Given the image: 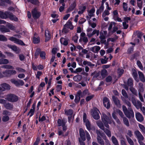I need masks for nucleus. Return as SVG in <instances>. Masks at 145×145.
Masks as SVG:
<instances>
[{"label": "nucleus", "mask_w": 145, "mask_h": 145, "mask_svg": "<svg viewBox=\"0 0 145 145\" xmlns=\"http://www.w3.org/2000/svg\"><path fill=\"white\" fill-rule=\"evenodd\" d=\"M132 75L134 79L136 80L138 77V74L137 71L134 69H132Z\"/></svg>", "instance_id": "c756f323"}, {"label": "nucleus", "mask_w": 145, "mask_h": 145, "mask_svg": "<svg viewBox=\"0 0 145 145\" xmlns=\"http://www.w3.org/2000/svg\"><path fill=\"white\" fill-rule=\"evenodd\" d=\"M78 37L77 35V34H76L73 37L72 40L74 41V42L77 43L78 42Z\"/></svg>", "instance_id": "bf43d9fd"}, {"label": "nucleus", "mask_w": 145, "mask_h": 145, "mask_svg": "<svg viewBox=\"0 0 145 145\" xmlns=\"http://www.w3.org/2000/svg\"><path fill=\"white\" fill-rule=\"evenodd\" d=\"M8 18H9L10 20H14L15 22H17L18 20V18L16 17L15 16L13 15L12 13L10 12L8 15Z\"/></svg>", "instance_id": "f3484780"}, {"label": "nucleus", "mask_w": 145, "mask_h": 145, "mask_svg": "<svg viewBox=\"0 0 145 145\" xmlns=\"http://www.w3.org/2000/svg\"><path fill=\"white\" fill-rule=\"evenodd\" d=\"M8 47L15 52H16L18 50L17 47L16 46L9 45L8 46Z\"/></svg>", "instance_id": "c03bdc74"}, {"label": "nucleus", "mask_w": 145, "mask_h": 145, "mask_svg": "<svg viewBox=\"0 0 145 145\" xmlns=\"http://www.w3.org/2000/svg\"><path fill=\"white\" fill-rule=\"evenodd\" d=\"M95 10L94 8H91L89 11V13L90 14L89 16L90 17L92 16V15L95 12Z\"/></svg>", "instance_id": "0e129e2a"}, {"label": "nucleus", "mask_w": 145, "mask_h": 145, "mask_svg": "<svg viewBox=\"0 0 145 145\" xmlns=\"http://www.w3.org/2000/svg\"><path fill=\"white\" fill-rule=\"evenodd\" d=\"M112 98L115 105L118 107L120 108L121 107V105L120 104V100L116 97L113 96Z\"/></svg>", "instance_id": "ddd939ff"}, {"label": "nucleus", "mask_w": 145, "mask_h": 145, "mask_svg": "<svg viewBox=\"0 0 145 145\" xmlns=\"http://www.w3.org/2000/svg\"><path fill=\"white\" fill-rule=\"evenodd\" d=\"M121 93L123 95L125 98H128V96L125 90L124 89H123L122 90Z\"/></svg>", "instance_id": "5fc2aeb1"}, {"label": "nucleus", "mask_w": 145, "mask_h": 145, "mask_svg": "<svg viewBox=\"0 0 145 145\" xmlns=\"http://www.w3.org/2000/svg\"><path fill=\"white\" fill-rule=\"evenodd\" d=\"M6 99L8 101L14 103L17 102L18 100V97L16 95L9 93L6 96Z\"/></svg>", "instance_id": "f03ea898"}, {"label": "nucleus", "mask_w": 145, "mask_h": 145, "mask_svg": "<svg viewBox=\"0 0 145 145\" xmlns=\"http://www.w3.org/2000/svg\"><path fill=\"white\" fill-rule=\"evenodd\" d=\"M0 103L4 104V107L7 110H12L13 108L12 104L6 102V101L4 99H0Z\"/></svg>", "instance_id": "7ed1b4c3"}, {"label": "nucleus", "mask_w": 145, "mask_h": 145, "mask_svg": "<svg viewBox=\"0 0 145 145\" xmlns=\"http://www.w3.org/2000/svg\"><path fill=\"white\" fill-rule=\"evenodd\" d=\"M62 89V86L61 85H57L56 86V90L57 92H59Z\"/></svg>", "instance_id": "338daca9"}, {"label": "nucleus", "mask_w": 145, "mask_h": 145, "mask_svg": "<svg viewBox=\"0 0 145 145\" xmlns=\"http://www.w3.org/2000/svg\"><path fill=\"white\" fill-rule=\"evenodd\" d=\"M111 139L112 143L115 145H119V143L117 139L114 136H112V137Z\"/></svg>", "instance_id": "72a5a7b5"}, {"label": "nucleus", "mask_w": 145, "mask_h": 145, "mask_svg": "<svg viewBox=\"0 0 145 145\" xmlns=\"http://www.w3.org/2000/svg\"><path fill=\"white\" fill-rule=\"evenodd\" d=\"M100 35L99 38L101 40V43L105 44L106 43V40H104L106 39L105 36L104 35L103 33L101 32L100 33Z\"/></svg>", "instance_id": "412c9836"}, {"label": "nucleus", "mask_w": 145, "mask_h": 145, "mask_svg": "<svg viewBox=\"0 0 145 145\" xmlns=\"http://www.w3.org/2000/svg\"><path fill=\"white\" fill-rule=\"evenodd\" d=\"M96 123L99 127L102 130H103L105 128L103 123L101 121H98Z\"/></svg>", "instance_id": "393cba45"}, {"label": "nucleus", "mask_w": 145, "mask_h": 145, "mask_svg": "<svg viewBox=\"0 0 145 145\" xmlns=\"http://www.w3.org/2000/svg\"><path fill=\"white\" fill-rule=\"evenodd\" d=\"M98 112H99V111L96 108H95L91 111L92 116L95 120H97L100 118V116Z\"/></svg>", "instance_id": "423d86ee"}, {"label": "nucleus", "mask_w": 145, "mask_h": 145, "mask_svg": "<svg viewBox=\"0 0 145 145\" xmlns=\"http://www.w3.org/2000/svg\"><path fill=\"white\" fill-rule=\"evenodd\" d=\"M65 114L67 115L72 116L73 114V111L71 109H69L68 110H65Z\"/></svg>", "instance_id": "7c9ffc66"}, {"label": "nucleus", "mask_w": 145, "mask_h": 145, "mask_svg": "<svg viewBox=\"0 0 145 145\" xmlns=\"http://www.w3.org/2000/svg\"><path fill=\"white\" fill-rule=\"evenodd\" d=\"M137 65L140 69L142 70L143 69V67L141 62L139 60H137Z\"/></svg>", "instance_id": "de8ad7c7"}, {"label": "nucleus", "mask_w": 145, "mask_h": 145, "mask_svg": "<svg viewBox=\"0 0 145 145\" xmlns=\"http://www.w3.org/2000/svg\"><path fill=\"white\" fill-rule=\"evenodd\" d=\"M45 34L46 37L45 42H46L49 40L51 39L50 32L48 30H46L45 31Z\"/></svg>", "instance_id": "4468645a"}, {"label": "nucleus", "mask_w": 145, "mask_h": 145, "mask_svg": "<svg viewBox=\"0 0 145 145\" xmlns=\"http://www.w3.org/2000/svg\"><path fill=\"white\" fill-rule=\"evenodd\" d=\"M110 14L108 10H105L102 14L103 18L105 17L106 15H108Z\"/></svg>", "instance_id": "13d9d810"}, {"label": "nucleus", "mask_w": 145, "mask_h": 145, "mask_svg": "<svg viewBox=\"0 0 145 145\" xmlns=\"http://www.w3.org/2000/svg\"><path fill=\"white\" fill-rule=\"evenodd\" d=\"M82 78V76L79 75L74 76L73 77V79L75 82H79L81 80Z\"/></svg>", "instance_id": "b1692460"}, {"label": "nucleus", "mask_w": 145, "mask_h": 145, "mask_svg": "<svg viewBox=\"0 0 145 145\" xmlns=\"http://www.w3.org/2000/svg\"><path fill=\"white\" fill-rule=\"evenodd\" d=\"M123 121L124 124L127 127L129 126V124L128 120L125 117L123 118Z\"/></svg>", "instance_id": "37998d69"}, {"label": "nucleus", "mask_w": 145, "mask_h": 145, "mask_svg": "<svg viewBox=\"0 0 145 145\" xmlns=\"http://www.w3.org/2000/svg\"><path fill=\"white\" fill-rule=\"evenodd\" d=\"M111 117L109 118L105 113L103 114L102 116H101L102 120L103 123L105 126L108 129H109L110 127L108 124L112 123V121L111 120Z\"/></svg>", "instance_id": "f257e3e1"}, {"label": "nucleus", "mask_w": 145, "mask_h": 145, "mask_svg": "<svg viewBox=\"0 0 145 145\" xmlns=\"http://www.w3.org/2000/svg\"><path fill=\"white\" fill-rule=\"evenodd\" d=\"M2 64H7L9 63L8 60L6 59H2Z\"/></svg>", "instance_id": "774afa93"}, {"label": "nucleus", "mask_w": 145, "mask_h": 145, "mask_svg": "<svg viewBox=\"0 0 145 145\" xmlns=\"http://www.w3.org/2000/svg\"><path fill=\"white\" fill-rule=\"evenodd\" d=\"M85 133L87 139L88 141H89L91 139L90 135L87 131H85Z\"/></svg>", "instance_id": "052dcab7"}, {"label": "nucleus", "mask_w": 145, "mask_h": 145, "mask_svg": "<svg viewBox=\"0 0 145 145\" xmlns=\"http://www.w3.org/2000/svg\"><path fill=\"white\" fill-rule=\"evenodd\" d=\"M98 142L101 145H104L105 143L103 140L99 136H97V137Z\"/></svg>", "instance_id": "cd10ccee"}, {"label": "nucleus", "mask_w": 145, "mask_h": 145, "mask_svg": "<svg viewBox=\"0 0 145 145\" xmlns=\"http://www.w3.org/2000/svg\"><path fill=\"white\" fill-rule=\"evenodd\" d=\"M16 69L17 71L20 72H24L25 71V69L20 67H17Z\"/></svg>", "instance_id": "680f3d73"}, {"label": "nucleus", "mask_w": 145, "mask_h": 145, "mask_svg": "<svg viewBox=\"0 0 145 145\" xmlns=\"http://www.w3.org/2000/svg\"><path fill=\"white\" fill-rule=\"evenodd\" d=\"M79 133L80 136L81 140L83 141H85L86 140L85 131L84 132L83 129L80 128L79 130Z\"/></svg>", "instance_id": "9b49d317"}, {"label": "nucleus", "mask_w": 145, "mask_h": 145, "mask_svg": "<svg viewBox=\"0 0 145 145\" xmlns=\"http://www.w3.org/2000/svg\"><path fill=\"white\" fill-rule=\"evenodd\" d=\"M46 55L45 52L44 51H42L40 55V56L42 59L44 60L46 59Z\"/></svg>", "instance_id": "ea45409f"}, {"label": "nucleus", "mask_w": 145, "mask_h": 145, "mask_svg": "<svg viewBox=\"0 0 145 145\" xmlns=\"http://www.w3.org/2000/svg\"><path fill=\"white\" fill-rule=\"evenodd\" d=\"M0 30L1 32L3 33L10 32V30L9 29L7 28L4 25H0Z\"/></svg>", "instance_id": "a211bd4d"}, {"label": "nucleus", "mask_w": 145, "mask_h": 145, "mask_svg": "<svg viewBox=\"0 0 145 145\" xmlns=\"http://www.w3.org/2000/svg\"><path fill=\"white\" fill-rule=\"evenodd\" d=\"M2 73L6 76H10V70L7 69L5 71H3Z\"/></svg>", "instance_id": "4c0bfd02"}, {"label": "nucleus", "mask_w": 145, "mask_h": 145, "mask_svg": "<svg viewBox=\"0 0 145 145\" xmlns=\"http://www.w3.org/2000/svg\"><path fill=\"white\" fill-rule=\"evenodd\" d=\"M88 92V89H85L82 92L81 95V97H83L84 96L86 95Z\"/></svg>", "instance_id": "3c124183"}, {"label": "nucleus", "mask_w": 145, "mask_h": 145, "mask_svg": "<svg viewBox=\"0 0 145 145\" xmlns=\"http://www.w3.org/2000/svg\"><path fill=\"white\" fill-rule=\"evenodd\" d=\"M134 46H132L129 48L127 51V53L129 54H131L134 51Z\"/></svg>", "instance_id": "864d4df0"}, {"label": "nucleus", "mask_w": 145, "mask_h": 145, "mask_svg": "<svg viewBox=\"0 0 145 145\" xmlns=\"http://www.w3.org/2000/svg\"><path fill=\"white\" fill-rule=\"evenodd\" d=\"M139 56V53L138 52H136L131 55V59L133 60L134 59H137V58Z\"/></svg>", "instance_id": "bb28decb"}, {"label": "nucleus", "mask_w": 145, "mask_h": 145, "mask_svg": "<svg viewBox=\"0 0 145 145\" xmlns=\"http://www.w3.org/2000/svg\"><path fill=\"white\" fill-rule=\"evenodd\" d=\"M2 113L3 115H4V116H9L10 115L11 113L9 111L5 110H3Z\"/></svg>", "instance_id": "8fccbe9b"}, {"label": "nucleus", "mask_w": 145, "mask_h": 145, "mask_svg": "<svg viewBox=\"0 0 145 145\" xmlns=\"http://www.w3.org/2000/svg\"><path fill=\"white\" fill-rule=\"evenodd\" d=\"M82 94V91L81 90H78L76 93L75 96V98L74 100L75 103L77 104L78 103L80 100L81 95Z\"/></svg>", "instance_id": "f8f14e48"}, {"label": "nucleus", "mask_w": 145, "mask_h": 145, "mask_svg": "<svg viewBox=\"0 0 145 145\" xmlns=\"http://www.w3.org/2000/svg\"><path fill=\"white\" fill-rule=\"evenodd\" d=\"M103 103L104 106L107 109L110 108V102L109 99L106 97H104L103 100Z\"/></svg>", "instance_id": "6e6552de"}, {"label": "nucleus", "mask_w": 145, "mask_h": 145, "mask_svg": "<svg viewBox=\"0 0 145 145\" xmlns=\"http://www.w3.org/2000/svg\"><path fill=\"white\" fill-rule=\"evenodd\" d=\"M123 10L125 11H126L127 10V4L125 2L123 3Z\"/></svg>", "instance_id": "e2e57ef3"}, {"label": "nucleus", "mask_w": 145, "mask_h": 145, "mask_svg": "<svg viewBox=\"0 0 145 145\" xmlns=\"http://www.w3.org/2000/svg\"><path fill=\"white\" fill-rule=\"evenodd\" d=\"M41 51V49L40 48H37L36 49L34 54L35 57L36 58H37L38 57Z\"/></svg>", "instance_id": "4be33fe9"}, {"label": "nucleus", "mask_w": 145, "mask_h": 145, "mask_svg": "<svg viewBox=\"0 0 145 145\" xmlns=\"http://www.w3.org/2000/svg\"><path fill=\"white\" fill-rule=\"evenodd\" d=\"M76 4L75 1H74L73 3L71 4L70 6L68 9L67 11L68 12H71L75 8Z\"/></svg>", "instance_id": "aec40b11"}, {"label": "nucleus", "mask_w": 145, "mask_h": 145, "mask_svg": "<svg viewBox=\"0 0 145 145\" xmlns=\"http://www.w3.org/2000/svg\"><path fill=\"white\" fill-rule=\"evenodd\" d=\"M8 39L14 43L22 46L25 45V43L21 40L18 39L15 37H11L8 38Z\"/></svg>", "instance_id": "39448f33"}, {"label": "nucleus", "mask_w": 145, "mask_h": 145, "mask_svg": "<svg viewBox=\"0 0 145 145\" xmlns=\"http://www.w3.org/2000/svg\"><path fill=\"white\" fill-rule=\"evenodd\" d=\"M28 2H30L32 4L36 5H38L40 2L38 0H27Z\"/></svg>", "instance_id": "5701e85b"}, {"label": "nucleus", "mask_w": 145, "mask_h": 145, "mask_svg": "<svg viewBox=\"0 0 145 145\" xmlns=\"http://www.w3.org/2000/svg\"><path fill=\"white\" fill-rule=\"evenodd\" d=\"M107 71L105 69H103L101 72V74L102 77L103 78H105L107 75Z\"/></svg>", "instance_id": "c9c22d12"}, {"label": "nucleus", "mask_w": 145, "mask_h": 145, "mask_svg": "<svg viewBox=\"0 0 145 145\" xmlns=\"http://www.w3.org/2000/svg\"><path fill=\"white\" fill-rule=\"evenodd\" d=\"M139 127L142 131L144 133H145V128L144 126L142 124H139Z\"/></svg>", "instance_id": "69168bd1"}, {"label": "nucleus", "mask_w": 145, "mask_h": 145, "mask_svg": "<svg viewBox=\"0 0 145 145\" xmlns=\"http://www.w3.org/2000/svg\"><path fill=\"white\" fill-rule=\"evenodd\" d=\"M94 96V95L93 94L87 96L86 98V101L88 102L89 101L91 100L92 98H93Z\"/></svg>", "instance_id": "49530a36"}, {"label": "nucleus", "mask_w": 145, "mask_h": 145, "mask_svg": "<svg viewBox=\"0 0 145 145\" xmlns=\"http://www.w3.org/2000/svg\"><path fill=\"white\" fill-rule=\"evenodd\" d=\"M6 27L8 28L9 29L12 30H13L14 28V26L10 23H8V24H6Z\"/></svg>", "instance_id": "4d7b16f0"}, {"label": "nucleus", "mask_w": 145, "mask_h": 145, "mask_svg": "<svg viewBox=\"0 0 145 145\" xmlns=\"http://www.w3.org/2000/svg\"><path fill=\"white\" fill-rule=\"evenodd\" d=\"M7 39L3 35H0V41H7Z\"/></svg>", "instance_id": "603ef678"}, {"label": "nucleus", "mask_w": 145, "mask_h": 145, "mask_svg": "<svg viewBox=\"0 0 145 145\" xmlns=\"http://www.w3.org/2000/svg\"><path fill=\"white\" fill-rule=\"evenodd\" d=\"M1 87H0V91H5L6 90H9L10 89V85L6 83L1 84Z\"/></svg>", "instance_id": "1a4fd4ad"}, {"label": "nucleus", "mask_w": 145, "mask_h": 145, "mask_svg": "<svg viewBox=\"0 0 145 145\" xmlns=\"http://www.w3.org/2000/svg\"><path fill=\"white\" fill-rule=\"evenodd\" d=\"M1 67L2 68L7 69H14V67L11 65H3L1 66Z\"/></svg>", "instance_id": "473e14b6"}, {"label": "nucleus", "mask_w": 145, "mask_h": 145, "mask_svg": "<svg viewBox=\"0 0 145 145\" xmlns=\"http://www.w3.org/2000/svg\"><path fill=\"white\" fill-rule=\"evenodd\" d=\"M86 125L87 129L88 131H89L91 129V124L90 122L88 120V121L86 122Z\"/></svg>", "instance_id": "a18cd8bd"}, {"label": "nucleus", "mask_w": 145, "mask_h": 145, "mask_svg": "<svg viewBox=\"0 0 145 145\" xmlns=\"http://www.w3.org/2000/svg\"><path fill=\"white\" fill-rule=\"evenodd\" d=\"M10 119L8 116H4L2 117V120L4 122H6L8 121Z\"/></svg>", "instance_id": "79ce46f5"}, {"label": "nucleus", "mask_w": 145, "mask_h": 145, "mask_svg": "<svg viewBox=\"0 0 145 145\" xmlns=\"http://www.w3.org/2000/svg\"><path fill=\"white\" fill-rule=\"evenodd\" d=\"M126 137L128 142L130 145H134L133 141L130 138L127 136H126Z\"/></svg>", "instance_id": "58836bf2"}, {"label": "nucleus", "mask_w": 145, "mask_h": 145, "mask_svg": "<svg viewBox=\"0 0 145 145\" xmlns=\"http://www.w3.org/2000/svg\"><path fill=\"white\" fill-rule=\"evenodd\" d=\"M105 80L107 82H111L112 80V77L110 76H108L106 78Z\"/></svg>", "instance_id": "6e6d98bb"}, {"label": "nucleus", "mask_w": 145, "mask_h": 145, "mask_svg": "<svg viewBox=\"0 0 145 145\" xmlns=\"http://www.w3.org/2000/svg\"><path fill=\"white\" fill-rule=\"evenodd\" d=\"M138 92H142L144 91V86L143 84L142 83H139Z\"/></svg>", "instance_id": "f704fd0d"}, {"label": "nucleus", "mask_w": 145, "mask_h": 145, "mask_svg": "<svg viewBox=\"0 0 145 145\" xmlns=\"http://www.w3.org/2000/svg\"><path fill=\"white\" fill-rule=\"evenodd\" d=\"M135 117L137 120L140 122L142 121L144 118L143 116L139 112L135 114Z\"/></svg>", "instance_id": "2eb2a0df"}, {"label": "nucleus", "mask_w": 145, "mask_h": 145, "mask_svg": "<svg viewBox=\"0 0 145 145\" xmlns=\"http://www.w3.org/2000/svg\"><path fill=\"white\" fill-rule=\"evenodd\" d=\"M104 132L106 133V135L109 137H110L111 136V131L110 130L106 128H105L103 130Z\"/></svg>", "instance_id": "2f4dec72"}, {"label": "nucleus", "mask_w": 145, "mask_h": 145, "mask_svg": "<svg viewBox=\"0 0 145 145\" xmlns=\"http://www.w3.org/2000/svg\"><path fill=\"white\" fill-rule=\"evenodd\" d=\"M127 85L128 86L132 87L133 86V80L131 78H129L127 80Z\"/></svg>", "instance_id": "a878e982"}, {"label": "nucleus", "mask_w": 145, "mask_h": 145, "mask_svg": "<svg viewBox=\"0 0 145 145\" xmlns=\"http://www.w3.org/2000/svg\"><path fill=\"white\" fill-rule=\"evenodd\" d=\"M40 38L39 37H34L33 39V42L35 44H37L40 42Z\"/></svg>", "instance_id": "e433bc0d"}, {"label": "nucleus", "mask_w": 145, "mask_h": 145, "mask_svg": "<svg viewBox=\"0 0 145 145\" xmlns=\"http://www.w3.org/2000/svg\"><path fill=\"white\" fill-rule=\"evenodd\" d=\"M120 141L121 145H127L126 143V140L124 137L121 138Z\"/></svg>", "instance_id": "09e8293b"}, {"label": "nucleus", "mask_w": 145, "mask_h": 145, "mask_svg": "<svg viewBox=\"0 0 145 145\" xmlns=\"http://www.w3.org/2000/svg\"><path fill=\"white\" fill-rule=\"evenodd\" d=\"M10 81L17 87H18L20 86H23L24 84V82L20 79H18V80H16L14 79H12Z\"/></svg>", "instance_id": "0eeeda50"}, {"label": "nucleus", "mask_w": 145, "mask_h": 145, "mask_svg": "<svg viewBox=\"0 0 145 145\" xmlns=\"http://www.w3.org/2000/svg\"><path fill=\"white\" fill-rule=\"evenodd\" d=\"M64 27H67V28H69L72 30L73 29V27L72 24V22L71 21L69 20L67 22L66 24L64 25Z\"/></svg>", "instance_id": "6ab92c4d"}, {"label": "nucleus", "mask_w": 145, "mask_h": 145, "mask_svg": "<svg viewBox=\"0 0 145 145\" xmlns=\"http://www.w3.org/2000/svg\"><path fill=\"white\" fill-rule=\"evenodd\" d=\"M9 12L5 11V12L0 11V17L2 19L8 18Z\"/></svg>", "instance_id": "dca6fc26"}, {"label": "nucleus", "mask_w": 145, "mask_h": 145, "mask_svg": "<svg viewBox=\"0 0 145 145\" xmlns=\"http://www.w3.org/2000/svg\"><path fill=\"white\" fill-rule=\"evenodd\" d=\"M124 72V70L123 69H118V76L119 77H121V75L123 74Z\"/></svg>", "instance_id": "a19ab883"}, {"label": "nucleus", "mask_w": 145, "mask_h": 145, "mask_svg": "<svg viewBox=\"0 0 145 145\" xmlns=\"http://www.w3.org/2000/svg\"><path fill=\"white\" fill-rule=\"evenodd\" d=\"M124 114L129 119L131 117H134V113L131 108H128V110L126 111V112H125Z\"/></svg>", "instance_id": "9d476101"}, {"label": "nucleus", "mask_w": 145, "mask_h": 145, "mask_svg": "<svg viewBox=\"0 0 145 145\" xmlns=\"http://www.w3.org/2000/svg\"><path fill=\"white\" fill-rule=\"evenodd\" d=\"M57 123L58 126H60L62 125H64L65 124H66V122L64 120L59 119L57 120Z\"/></svg>", "instance_id": "c85d7f7f"}, {"label": "nucleus", "mask_w": 145, "mask_h": 145, "mask_svg": "<svg viewBox=\"0 0 145 145\" xmlns=\"http://www.w3.org/2000/svg\"><path fill=\"white\" fill-rule=\"evenodd\" d=\"M31 14L33 18L35 19H37L39 18L41 15L40 12L38 11L37 8H35L31 11Z\"/></svg>", "instance_id": "20e7f679"}]
</instances>
